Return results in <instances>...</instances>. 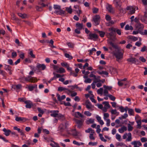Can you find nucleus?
Segmentation results:
<instances>
[{
  "label": "nucleus",
  "mask_w": 147,
  "mask_h": 147,
  "mask_svg": "<svg viewBox=\"0 0 147 147\" xmlns=\"http://www.w3.org/2000/svg\"><path fill=\"white\" fill-rule=\"evenodd\" d=\"M65 71L64 68L63 67H60L57 71V73H64L65 72Z\"/></svg>",
  "instance_id": "23"
},
{
  "label": "nucleus",
  "mask_w": 147,
  "mask_h": 147,
  "mask_svg": "<svg viewBox=\"0 0 147 147\" xmlns=\"http://www.w3.org/2000/svg\"><path fill=\"white\" fill-rule=\"evenodd\" d=\"M100 18V17L98 15H96L93 17V21L95 26H96L99 24Z\"/></svg>",
  "instance_id": "3"
},
{
  "label": "nucleus",
  "mask_w": 147,
  "mask_h": 147,
  "mask_svg": "<svg viewBox=\"0 0 147 147\" xmlns=\"http://www.w3.org/2000/svg\"><path fill=\"white\" fill-rule=\"evenodd\" d=\"M103 87L105 89H106L108 90H111L112 87L111 86H107L106 85H104L103 86Z\"/></svg>",
  "instance_id": "48"
},
{
  "label": "nucleus",
  "mask_w": 147,
  "mask_h": 147,
  "mask_svg": "<svg viewBox=\"0 0 147 147\" xmlns=\"http://www.w3.org/2000/svg\"><path fill=\"white\" fill-rule=\"evenodd\" d=\"M3 131L4 132V134L6 136H8L9 135L10 133H11V131L10 130H7L5 128L3 129Z\"/></svg>",
  "instance_id": "16"
},
{
  "label": "nucleus",
  "mask_w": 147,
  "mask_h": 147,
  "mask_svg": "<svg viewBox=\"0 0 147 147\" xmlns=\"http://www.w3.org/2000/svg\"><path fill=\"white\" fill-rule=\"evenodd\" d=\"M57 96L58 100L59 101H61L66 97L65 96V95H62L61 97L60 95L58 94H57Z\"/></svg>",
  "instance_id": "14"
},
{
  "label": "nucleus",
  "mask_w": 147,
  "mask_h": 147,
  "mask_svg": "<svg viewBox=\"0 0 147 147\" xmlns=\"http://www.w3.org/2000/svg\"><path fill=\"white\" fill-rule=\"evenodd\" d=\"M139 59L142 62H145L146 61V59L143 57H140Z\"/></svg>",
  "instance_id": "61"
},
{
  "label": "nucleus",
  "mask_w": 147,
  "mask_h": 147,
  "mask_svg": "<svg viewBox=\"0 0 147 147\" xmlns=\"http://www.w3.org/2000/svg\"><path fill=\"white\" fill-rule=\"evenodd\" d=\"M112 53L116 57V61H119L123 58V53L121 52L120 49L113 51Z\"/></svg>",
  "instance_id": "1"
},
{
  "label": "nucleus",
  "mask_w": 147,
  "mask_h": 147,
  "mask_svg": "<svg viewBox=\"0 0 147 147\" xmlns=\"http://www.w3.org/2000/svg\"><path fill=\"white\" fill-rule=\"evenodd\" d=\"M94 122V119H90L86 121V123L88 124L90 123H92Z\"/></svg>",
  "instance_id": "33"
},
{
  "label": "nucleus",
  "mask_w": 147,
  "mask_h": 147,
  "mask_svg": "<svg viewBox=\"0 0 147 147\" xmlns=\"http://www.w3.org/2000/svg\"><path fill=\"white\" fill-rule=\"evenodd\" d=\"M50 112L51 113L50 115L51 117H56L58 115V113L59 112V111L58 110L51 111Z\"/></svg>",
  "instance_id": "9"
},
{
  "label": "nucleus",
  "mask_w": 147,
  "mask_h": 147,
  "mask_svg": "<svg viewBox=\"0 0 147 147\" xmlns=\"http://www.w3.org/2000/svg\"><path fill=\"white\" fill-rule=\"evenodd\" d=\"M57 90L58 91L62 92L64 90H67L69 92H71V91L69 90L68 88L62 87H59L58 88Z\"/></svg>",
  "instance_id": "15"
},
{
  "label": "nucleus",
  "mask_w": 147,
  "mask_h": 147,
  "mask_svg": "<svg viewBox=\"0 0 147 147\" xmlns=\"http://www.w3.org/2000/svg\"><path fill=\"white\" fill-rule=\"evenodd\" d=\"M52 65L53 66V69L54 70H56V71L58 70L59 67L58 66L53 64H52Z\"/></svg>",
  "instance_id": "63"
},
{
  "label": "nucleus",
  "mask_w": 147,
  "mask_h": 147,
  "mask_svg": "<svg viewBox=\"0 0 147 147\" xmlns=\"http://www.w3.org/2000/svg\"><path fill=\"white\" fill-rule=\"evenodd\" d=\"M97 144V142H90L88 143V145H92L93 146L96 145Z\"/></svg>",
  "instance_id": "54"
},
{
  "label": "nucleus",
  "mask_w": 147,
  "mask_h": 147,
  "mask_svg": "<svg viewBox=\"0 0 147 147\" xmlns=\"http://www.w3.org/2000/svg\"><path fill=\"white\" fill-rule=\"evenodd\" d=\"M107 10L111 13H113L114 11L111 5L108 4L106 7Z\"/></svg>",
  "instance_id": "11"
},
{
  "label": "nucleus",
  "mask_w": 147,
  "mask_h": 147,
  "mask_svg": "<svg viewBox=\"0 0 147 147\" xmlns=\"http://www.w3.org/2000/svg\"><path fill=\"white\" fill-rule=\"evenodd\" d=\"M140 63V62L138 59L136 58H135L134 63L136 64H139Z\"/></svg>",
  "instance_id": "56"
},
{
  "label": "nucleus",
  "mask_w": 147,
  "mask_h": 147,
  "mask_svg": "<svg viewBox=\"0 0 147 147\" xmlns=\"http://www.w3.org/2000/svg\"><path fill=\"white\" fill-rule=\"evenodd\" d=\"M56 117H57L59 119H60L61 118H64V116L61 114H59L58 113V115H57Z\"/></svg>",
  "instance_id": "52"
},
{
  "label": "nucleus",
  "mask_w": 147,
  "mask_h": 147,
  "mask_svg": "<svg viewBox=\"0 0 147 147\" xmlns=\"http://www.w3.org/2000/svg\"><path fill=\"white\" fill-rule=\"evenodd\" d=\"M128 138L127 139L126 141H131L132 139L131 134L130 133H128Z\"/></svg>",
  "instance_id": "30"
},
{
  "label": "nucleus",
  "mask_w": 147,
  "mask_h": 147,
  "mask_svg": "<svg viewBox=\"0 0 147 147\" xmlns=\"http://www.w3.org/2000/svg\"><path fill=\"white\" fill-rule=\"evenodd\" d=\"M11 67L9 65H5V69L7 71H9V74L11 75L12 74V71L11 70Z\"/></svg>",
  "instance_id": "17"
},
{
  "label": "nucleus",
  "mask_w": 147,
  "mask_h": 147,
  "mask_svg": "<svg viewBox=\"0 0 147 147\" xmlns=\"http://www.w3.org/2000/svg\"><path fill=\"white\" fill-rule=\"evenodd\" d=\"M29 54L31 56V57L33 58H35V56L33 54L32 51L30 50V51Z\"/></svg>",
  "instance_id": "45"
},
{
  "label": "nucleus",
  "mask_w": 147,
  "mask_h": 147,
  "mask_svg": "<svg viewBox=\"0 0 147 147\" xmlns=\"http://www.w3.org/2000/svg\"><path fill=\"white\" fill-rule=\"evenodd\" d=\"M85 132L87 133H89L90 132L91 133H94V130H93L91 128H89L87 130H85Z\"/></svg>",
  "instance_id": "28"
},
{
  "label": "nucleus",
  "mask_w": 147,
  "mask_h": 147,
  "mask_svg": "<svg viewBox=\"0 0 147 147\" xmlns=\"http://www.w3.org/2000/svg\"><path fill=\"white\" fill-rule=\"evenodd\" d=\"M30 76H28V77L27 78H20L21 81H22L23 80H25L26 81H30Z\"/></svg>",
  "instance_id": "27"
},
{
  "label": "nucleus",
  "mask_w": 147,
  "mask_h": 147,
  "mask_svg": "<svg viewBox=\"0 0 147 147\" xmlns=\"http://www.w3.org/2000/svg\"><path fill=\"white\" fill-rule=\"evenodd\" d=\"M98 73L100 75L104 74L107 76H108V73L107 72L105 71H102L101 72H98Z\"/></svg>",
  "instance_id": "44"
},
{
  "label": "nucleus",
  "mask_w": 147,
  "mask_h": 147,
  "mask_svg": "<svg viewBox=\"0 0 147 147\" xmlns=\"http://www.w3.org/2000/svg\"><path fill=\"white\" fill-rule=\"evenodd\" d=\"M103 89L102 88H100L99 89H98L97 91V93L98 94H102V93Z\"/></svg>",
  "instance_id": "47"
},
{
  "label": "nucleus",
  "mask_w": 147,
  "mask_h": 147,
  "mask_svg": "<svg viewBox=\"0 0 147 147\" xmlns=\"http://www.w3.org/2000/svg\"><path fill=\"white\" fill-rule=\"evenodd\" d=\"M128 130L129 131H131L133 129V127L131 126L129 123L128 124Z\"/></svg>",
  "instance_id": "41"
},
{
  "label": "nucleus",
  "mask_w": 147,
  "mask_h": 147,
  "mask_svg": "<svg viewBox=\"0 0 147 147\" xmlns=\"http://www.w3.org/2000/svg\"><path fill=\"white\" fill-rule=\"evenodd\" d=\"M84 114L88 116H90L92 114L88 111H85L84 112Z\"/></svg>",
  "instance_id": "51"
},
{
  "label": "nucleus",
  "mask_w": 147,
  "mask_h": 147,
  "mask_svg": "<svg viewBox=\"0 0 147 147\" xmlns=\"http://www.w3.org/2000/svg\"><path fill=\"white\" fill-rule=\"evenodd\" d=\"M86 107L88 109H91L92 107L91 103L89 100H87L85 102Z\"/></svg>",
  "instance_id": "12"
},
{
  "label": "nucleus",
  "mask_w": 147,
  "mask_h": 147,
  "mask_svg": "<svg viewBox=\"0 0 147 147\" xmlns=\"http://www.w3.org/2000/svg\"><path fill=\"white\" fill-rule=\"evenodd\" d=\"M108 43L110 44L111 46L113 48L117 50L120 49L116 43L113 42L110 40H108Z\"/></svg>",
  "instance_id": "4"
},
{
  "label": "nucleus",
  "mask_w": 147,
  "mask_h": 147,
  "mask_svg": "<svg viewBox=\"0 0 147 147\" xmlns=\"http://www.w3.org/2000/svg\"><path fill=\"white\" fill-rule=\"evenodd\" d=\"M24 102L26 104L25 106L27 108L30 109L33 106L32 102L30 100H26Z\"/></svg>",
  "instance_id": "8"
},
{
  "label": "nucleus",
  "mask_w": 147,
  "mask_h": 147,
  "mask_svg": "<svg viewBox=\"0 0 147 147\" xmlns=\"http://www.w3.org/2000/svg\"><path fill=\"white\" fill-rule=\"evenodd\" d=\"M74 120L77 124L78 128L79 129L81 128L83 125L84 121L82 120H80L77 119H75Z\"/></svg>",
  "instance_id": "6"
},
{
  "label": "nucleus",
  "mask_w": 147,
  "mask_h": 147,
  "mask_svg": "<svg viewBox=\"0 0 147 147\" xmlns=\"http://www.w3.org/2000/svg\"><path fill=\"white\" fill-rule=\"evenodd\" d=\"M43 132L46 133L47 134H49V131L46 129H44L42 130Z\"/></svg>",
  "instance_id": "64"
},
{
  "label": "nucleus",
  "mask_w": 147,
  "mask_h": 147,
  "mask_svg": "<svg viewBox=\"0 0 147 147\" xmlns=\"http://www.w3.org/2000/svg\"><path fill=\"white\" fill-rule=\"evenodd\" d=\"M135 58H130L127 59V61H128L130 62L133 63H134V60Z\"/></svg>",
  "instance_id": "43"
},
{
  "label": "nucleus",
  "mask_w": 147,
  "mask_h": 147,
  "mask_svg": "<svg viewBox=\"0 0 147 147\" xmlns=\"http://www.w3.org/2000/svg\"><path fill=\"white\" fill-rule=\"evenodd\" d=\"M76 26L77 28L81 30L83 28V24L82 23H78L76 24Z\"/></svg>",
  "instance_id": "19"
},
{
  "label": "nucleus",
  "mask_w": 147,
  "mask_h": 147,
  "mask_svg": "<svg viewBox=\"0 0 147 147\" xmlns=\"http://www.w3.org/2000/svg\"><path fill=\"white\" fill-rule=\"evenodd\" d=\"M134 110L131 109H129L128 110V113L130 115H134Z\"/></svg>",
  "instance_id": "31"
},
{
  "label": "nucleus",
  "mask_w": 147,
  "mask_h": 147,
  "mask_svg": "<svg viewBox=\"0 0 147 147\" xmlns=\"http://www.w3.org/2000/svg\"><path fill=\"white\" fill-rule=\"evenodd\" d=\"M18 14L19 16L22 18L24 19L27 18V15L26 14L24 13L22 14L21 13H18Z\"/></svg>",
  "instance_id": "21"
},
{
  "label": "nucleus",
  "mask_w": 147,
  "mask_h": 147,
  "mask_svg": "<svg viewBox=\"0 0 147 147\" xmlns=\"http://www.w3.org/2000/svg\"><path fill=\"white\" fill-rule=\"evenodd\" d=\"M100 78V77L99 76H98L97 77L96 76V78H95L94 81V83L100 82L101 81Z\"/></svg>",
  "instance_id": "26"
},
{
  "label": "nucleus",
  "mask_w": 147,
  "mask_h": 147,
  "mask_svg": "<svg viewBox=\"0 0 147 147\" xmlns=\"http://www.w3.org/2000/svg\"><path fill=\"white\" fill-rule=\"evenodd\" d=\"M92 80L90 78H88L84 80V82L86 83H90L91 82Z\"/></svg>",
  "instance_id": "49"
},
{
  "label": "nucleus",
  "mask_w": 147,
  "mask_h": 147,
  "mask_svg": "<svg viewBox=\"0 0 147 147\" xmlns=\"http://www.w3.org/2000/svg\"><path fill=\"white\" fill-rule=\"evenodd\" d=\"M111 113L112 114H117V115H118L119 114V113L117 112L116 109H113L111 111Z\"/></svg>",
  "instance_id": "42"
},
{
  "label": "nucleus",
  "mask_w": 147,
  "mask_h": 147,
  "mask_svg": "<svg viewBox=\"0 0 147 147\" xmlns=\"http://www.w3.org/2000/svg\"><path fill=\"white\" fill-rule=\"evenodd\" d=\"M126 9L129 10L128 14H132L135 13V8L132 6H128L126 8Z\"/></svg>",
  "instance_id": "5"
},
{
  "label": "nucleus",
  "mask_w": 147,
  "mask_h": 147,
  "mask_svg": "<svg viewBox=\"0 0 147 147\" xmlns=\"http://www.w3.org/2000/svg\"><path fill=\"white\" fill-rule=\"evenodd\" d=\"M128 117V115L127 113H125L123 115H122L121 117H119V119H126Z\"/></svg>",
  "instance_id": "37"
},
{
  "label": "nucleus",
  "mask_w": 147,
  "mask_h": 147,
  "mask_svg": "<svg viewBox=\"0 0 147 147\" xmlns=\"http://www.w3.org/2000/svg\"><path fill=\"white\" fill-rule=\"evenodd\" d=\"M36 67L38 69H40L41 68L42 70H44L45 69L46 67L44 64H40L39 63H37Z\"/></svg>",
  "instance_id": "10"
},
{
  "label": "nucleus",
  "mask_w": 147,
  "mask_h": 147,
  "mask_svg": "<svg viewBox=\"0 0 147 147\" xmlns=\"http://www.w3.org/2000/svg\"><path fill=\"white\" fill-rule=\"evenodd\" d=\"M139 33L142 35H147V30H144V32H143L142 31H140Z\"/></svg>",
  "instance_id": "36"
},
{
  "label": "nucleus",
  "mask_w": 147,
  "mask_h": 147,
  "mask_svg": "<svg viewBox=\"0 0 147 147\" xmlns=\"http://www.w3.org/2000/svg\"><path fill=\"white\" fill-rule=\"evenodd\" d=\"M63 103H61V104H63L65 106H71V105L69 102H63Z\"/></svg>",
  "instance_id": "55"
},
{
  "label": "nucleus",
  "mask_w": 147,
  "mask_h": 147,
  "mask_svg": "<svg viewBox=\"0 0 147 147\" xmlns=\"http://www.w3.org/2000/svg\"><path fill=\"white\" fill-rule=\"evenodd\" d=\"M107 96L111 100L113 101H114L115 99V97L109 94L107 95Z\"/></svg>",
  "instance_id": "40"
},
{
  "label": "nucleus",
  "mask_w": 147,
  "mask_h": 147,
  "mask_svg": "<svg viewBox=\"0 0 147 147\" xmlns=\"http://www.w3.org/2000/svg\"><path fill=\"white\" fill-rule=\"evenodd\" d=\"M94 133H90L89 136V138L91 140H94L95 138L93 136V134Z\"/></svg>",
  "instance_id": "57"
},
{
  "label": "nucleus",
  "mask_w": 147,
  "mask_h": 147,
  "mask_svg": "<svg viewBox=\"0 0 147 147\" xmlns=\"http://www.w3.org/2000/svg\"><path fill=\"white\" fill-rule=\"evenodd\" d=\"M15 120L17 121H24L26 120V119L24 117H18L16 116V117Z\"/></svg>",
  "instance_id": "13"
},
{
  "label": "nucleus",
  "mask_w": 147,
  "mask_h": 147,
  "mask_svg": "<svg viewBox=\"0 0 147 147\" xmlns=\"http://www.w3.org/2000/svg\"><path fill=\"white\" fill-rule=\"evenodd\" d=\"M116 30V28L112 27L109 29V31L110 32H115V31Z\"/></svg>",
  "instance_id": "50"
},
{
  "label": "nucleus",
  "mask_w": 147,
  "mask_h": 147,
  "mask_svg": "<svg viewBox=\"0 0 147 147\" xmlns=\"http://www.w3.org/2000/svg\"><path fill=\"white\" fill-rule=\"evenodd\" d=\"M37 88V85L36 84L34 85V86H28V88L30 91H32L34 88Z\"/></svg>",
  "instance_id": "20"
},
{
  "label": "nucleus",
  "mask_w": 147,
  "mask_h": 147,
  "mask_svg": "<svg viewBox=\"0 0 147 147\" xmlns=\"http://www.w3.org/2000/svg\"><path fill=\"white\" fill-rule=\"evenodd\" d=\"M131 144L134 145V147H140L139 146H138L137 143H136V141H134L131 142Z\"/></svg>",
  "instance_id": "60"
},
{
  "label": "nucleus",
  "mask_w": 147,
  "mask_h": 147,
  "mask_svg": "<svg viewBox=\"0 0 147 147\" xmlns=\"http://www.w3.org/2000/svg\"><path fill=\"white\" fill-rule=\"evenodd\" d=\"M0 74H1L3 76H5L6 73L3 70L0 69Z\"/></svg>",
  "instance_id": "62"
},
{
  "label": "nucleus",
  "mask_w": 147,
  "mask_h": 147,
  "mask_svg": "<svg viewBox=\"0 0 147 147\" xmlns=\"http://www.w3.org/2000/svg\"><path fill=\"white\" fill-rule=\"evenodd\" d=\"M104 118L105 120L107 119L106 118L109 117V115L108 113H104Z\"/></svg>",
  "instance_id": "53"
},
{
  "label": "nucleus",
  "mask_w": 147,
  "mask_h": 147,
  "mask_svg": "<svg viewBox=\"0 0 147 147\" xmlns=\"http://www.w3.org/2000/svg\"><path fill=\"white\" fill-rule=\"evenodd\" d=\"M96 50L94 48H92L91 50H90L88 51L89 52V55H91L92 54L93 51H96Z\"/></svg>",
  "instance_id": "34"
},
{
  "label": "nucleus",
  "mask_w": 147,
  "mask_h": 147,
  "mask_svg": "<svg viewBox=\"0 0 147 147\" xmlns=\"http://www.w3.org/2000/svg\"><path fill=\"white\" fill-rule=\"evenodd\" d=\"M135 27L136 28L138 29V30L139 31V32L140 31H142V30L144 28V26L142 24L140 23V22L135 24Z\"/></svg>",
  "instance_id": "7"
},
{
  "label": "nucleus",
  "mask_w": 147,
  "mask_h": 147,
  "mask_svg": "<svg viewBox=\"0 0 147 147\" xmlns=\"http://www.w3.org/2000/svg\"><path fill=\"white\" fill-rule=\"evenodd\" d=\"M104 96H107V95H109V94H108V91L106 89H105L104 90Z\"/></svg>",
  "instance_id": "59"
},
{
  "label": "nucleus",
  "mask_w": 147,
  "mask_h": 147,
  "mask_svg": "<svg viewBox=\"0 0 147 147\" xmlns=\"http://www.w3.org/2000/svg\"><path fill=\"white\" fill-rule=\"evenodd\" d=\"M53 8L55 10L57 9L58 10L60 9V8H61V7L60 6L57 5H54Z\"/></svg>",
  "instance_id": "38"
},
{
  "label": "nucleus",
  "mask_w": 147,
  "mask_h": 147,
  "mask_svg": "<svg viewBox=\"0 0 147 147\" xmlns=\"http://www.w3.org/2000/svg\"><path fill=\"white\" fill-rule=\"evenodd\" d=\"M92 12L94 13H97L98 11V9L96 7L92 9Z\"/></svg>",
  "instance_id": "39"
},
{
  "label": "nucleus",
  "mask_w": 147,
  "mask_h": 147,
  "mask_svg": "<svg viewBox=\"0 0 147 147\" xmlns=\"http://www.w3.org/2000/svg\"><path fill=\"white\" fill-rule=\"evenodd\" d=\"M70 75H73V76L74 77H76L78 74H76V73H75L74 72V71H71L70 72Z\"/></svg>",
  "instance_id": "46"
},
{
  "label": "nucleus",
  "mask_w": 147,
  "mask_h": 147,
  "mask_svg": "<svg viewBox=\"0 0 147 147\" xmlns=\"http://www.w3.org/2000/svg\"><path fill=\"white\" fill-rule=\"evenodd\" d=\"M54 13H56L57 14L61 15L64 14L65 11L62 10L61 8H60V9L58 11L55 10L54 12Z\"/></svg>",
  "instance_id": "18"
},
{
  "label": "nucleus",
  "mask_w": 147,
  "mask_h": 147,
  "mask_svg": "<svg viewBox=\"0 0 147 147\" xmlns=\"http://www.w3.org/2000/svg\"><path fill=\"white\" fill-rule=\"evenodd\" d=\"M65 57L67 58H69V59H73V57L70 56L69 54L65 53Z\"/></svg>",
  "instance_id": "35"
},
{
  "label": "nucleus",
  "mask_w": 147,
  "mask_h": 147,
  "mask_svg": "<svg viewBox=\"0 0 147 147\" xmlns=\"http://www.w3.org/2000/svg\"><path fill=\"white\" fill-rule=\"evenodd\" d=\"M125 30H133V28L131 26H129L128 24H127L126 25L125 28Z\"/></svg>",
  "instance_id": "24"
},
{
  "label": "nucleus",
  "mask_w": 147,
  "mask_h": 147,
  "mask_svg": "<svg viewBox=\"0 0 147 147\" xmlns=\"http://www.w3.org/2000/svg\"><path fill=\"white\" fill-rule=\"evenodd\" d=\"M88 39L96 40L98 38V36L96 34H93L90 32L88 35Z\"/></svg>",
  "instance_id": "2"
},
{
  "label": "nucleus",
  "mask_w": 147,
  "mask_h": 147,
  "mask_svg": "<svg viewBox=\"0 0 147 147\" xmlns=\"http://www.w3.org/2000/svg\"><path fill=\"white\" fill-rule=\"evenodd\" d=\"M37 81V80L36 78H34L33 77L30 76V82H36Z\"/></svg>",
  "instance_id": "29"
},
{
  "label": "nucleus",
  "mask_w": 147,
  "mask_h": 147,
  "mask_svg": "<svg viewBox=\"0 0 147 147\" xmlns=\"http://www.w3.org/2000/svg\"><path fill=\"white\" fill-rule=\"evenodd\" d=\"M65 10L69 13L70 14L72 12V9H71V6H70L69 7H66L65 9Z\"/></svg>",
  "instance_id": "25"
},
{
  "label": "nucleus",
  "mask_w": 147,
  "mask_h": 147,
  "mask_svg": "<svg viewBox=\"0 0 147 147\" xmlns=\"http://www.w3.org/2000/svg\"><path fill=\"white\" fill-rule=\"evenodd\" d=\"M36 10L38 11H40L42 10V7H39L38 6H36Z\"/></svg>",
  "instance_id": "58"
},
{
  "label": "nucleus",
  "mask_w": 147,
  "mask_h": 147,
  "mask_svg": "<svg viewBox=\"0 0 147 147\" xmlns=\"http://www.w3.org/2000/svg\"><path fill=\"white\" fill-rule=\"evenodd\" d=\"M98 32L100 36L101 37H103L104 36L105 33L102 31H98Z\"/></svg>",
  "instance_id": "32"
},
{
  "label": "nucleus",
  "mask_w": 147,
  "mask_h": 147,
  "mask_svg": "<svg viewBox=\"0 0 147 147\" xmlns=\"http://www.w3.org/2000/svg\"><path fill=\"white\" fill-rule=\"evenodd\" d=\"M77 114L79 117H81L83 118L84 117V116L82 115V114L80 113L79 112H76L75 114V116L76 118H78V116L77 115Z\"/></svg>",
  "instance_id": "22"
}]
</instances>
